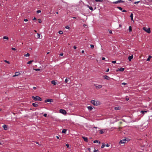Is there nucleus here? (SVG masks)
Returning a JSON list of instances; mask_svg holds the SVG:
<instances>
[{"instance_id":"obj_1","label":"nucleus","mask_w":152,"mask_h":152,"mask_svg":"<svg viewBox=\"0 0 152 152\" xmlns=\"http://www.w3.org/2000/svg\"><path fill=\"white\" fill-rule=\"evenodd\" d=\"M32 98L34 100L36 101H41L42 100V99L39 96H32Z\"/></svg>"},{"instance_id":"obj_2","label":"nucleus","mask_w":152,"mask_h":152,"mask_svg":"<svg viewBox=\"0 0 152 152\" xmlns=\"http://www.w3.org/2000/svg\"><path fill=\"white\" fill-rule=\"evenodd\" d=\"M91 103L94 105L97 106L99 104V102H98L95 101L94 100H91Z\"/></svg>"},{"instance_id":"obj_3","label":"nucleus","mask_w":152,"mask_h":152,"mask_svg":"<svg viewBox=\"0 0 152 152\" xmlns=\"http://www.w3.org/2000/svg\"><path fill=\"white\" fill-rule=\"evenodd\" d=\"M143 29L148 33H151L150 28H147L146 27H144L143 28Z\"/></svg>"},{"instance_id":"obj_4","label":"nucleus","mask_w":152,"mask_h":152,"mask_svg":"<svg viewBox=\"0 0 152 152\" xmlns=\"http://www.w3.org/2000/svg\"><path fill=\"white\" fill-rule=\"evenodd\" d=\"M60 113H61L64 115L66 114V111L64 109H61L60 110Z\"/></svg>"},{"instance_id":"obj_5","label":"nucleus","mask_w":152,"mask_h":152,"mask_svg":"<svg viewBox=\"0 0 152 152\" xmlns=\"http://www.w3.org/2000/svg\"><path fill=\"white\" fill-rule=\"evenodd\" d=\"M94 86H95V88L97 89H99L102 87V86L101 85H97L96 84H94Z\"/></svg>"},{"instance_id":"obj_6","label":"nucleus","mask_w":152,"mask_h":152,"mask_svg":"<svg viewBox=\"0 0 152 152\" xmlns=\"http://www.w3.org/2000/svg\"><path fill=\"white\" fill-rule=\"evenodd\" d=\"M126 141V139H123L122 140L120 141L119 142V144H121L122 143H125Z\"/></svg>"},{"instance_id":"obj_7","label":"nucleus","mask_w":152,"mask_h":152,"mask_svg":"<svg viewBox=\"0 0 152 152\" xmlns=\"http://www.w3.org/2000/svg\"><path fill=\"white\" fill-rule=\"evenodd\" d=\"M121 2H124V1H122L121 0H118V1H114L113 2V4H118V3H119Z\"/></svg>"},{"instance_id":"obj_8","label":"nucleus","mask_w":152,"mask_h":152,"mask_svg":"<svg viewBox=\"0 0 152 152\" xmlns=\"http://www.w3.org/2000/svg\"><path fill=\"white\" fill-rule=\"evenodd\" d=\"M20 73L18 72H16L15 73V75H13V77H15V76H18L20 75Z\"/></svg>"},{"instance_id":"obj_9","label":"nucleus","mask_w":152,"mask_h":152,"mask_svg":"<svg viewBox=\"0 0 152 152\" xmlns=\"http://www.w3.org/2000/svg\"><path fill=\"white\" fill-rule=\"evenodd\" d=\"M53 101V100L52 99H47V100H45V102H51Z\"/></svg>"},{"instance_id":"obj_10","label":"nucleus","mask_w":152,"mask_h":152,"mask_svg":"<svg viewBox=\"0 0 152 152\" xmlns=\"http://www.w3.org/2000/svg\"><path fill=\"white\" fill-rule=\"evenodd\" d=\"M104 79L107 80H109L110 79V77L107 75L104 76Z\"/></svg>"},{"instance_id":"obj_11","label":"nucleus","mask_w":152,"mask_h":152,"mask_svg":"<svg viewBox=\"0 0 152 152\" xmlns=\"http://www.w3.org/2000/svg\"><path fill=\"white\" fill-rule=\"evenodd\" d=\"M82 137L84 141L87 142H88V139L87 137Z\"/></svg>"},{"instance_id":"obj_12","label":"nucleus","mask_w":152,"mask_h":152,"mask_svg":"<svg viewBox=\"0 0 152 152\" xmlns=\"http://www.w3.org/2000/svg\"><path fill=\"white\" fill-rule=\"evenodd\" d=\"M133 58V56L132 55L131 56H130L128 57V59L129 61H131L132 59Z\"/></svg>"},{"instance_id":"obj_13","label":"nucleus","mask_w":152,"mask_h":152,"mask_svg":"<svg viewBox=\"0 0 152 152\" xmlns=\"http://www.w3.org/2000/svg\"><path fill=\"white\" fill-rule=\"evenodd\" d=\"M3 127L4 130H7V126L6 125H4L3 126Z\"/></svg>"},{"instance_id":"obj_14","label":"nucleus","mask_w":152,"mask_h":152,"mask_svg":"<svg viewBox=\"0 0 152 152\" xmlns=\"http://www.w3.org/2000/svg\"><path fill=\"white\" fill-rule=\"evenodd\" d=\"M32 105L34 107H37L38 106V105L37 104H36L34 103H33Z\"/></svg>"},{"instance_id":"obj_15","label":"nucleus","mask_w":152,"mask_h":152,"mask_svg":"<svg viewBox=\"0 0 152 152\" xmlns=\"http://www.w3.org/2000/svg\"><path fill=\"white\" fill-rule=\"evenodd\" d=\"M52 84H53L54 85H55L56 84V83L55 80H52L51 81Z\"/></svg>"},{"instance_id":"obj_16","label":"nucleus","mask_w":152,"mask_h":152,"mask_svg":"<svg viewBox=\"0 0 152 152\" xmlns=\"http://www.w3.org/2000/svg\"><path fill=\"white\" fill-rule=\"evenodd\" d=\"M104 132V129H102L100 130V133L101 134H103Z\"/></svg>"},{"instance_id":"obj_17","label":"nucleus","mask_w":152,"mask_h":152,"mask_svg":"<svg viewBox=\"0 0 152 152\" xmlns=\"http://www.w3.org/2000/svg\"><path fill=\"white\" fill-rule=\"evenodd\" d=\"M152 58V56H149L148 58H147V61H150V59Z\"/></svg>"},{"instance_id":"obj_18","label":"nucleus","mask_w":152,"mask_h":152,"mask_svg":"<svg viewBox=\"0 0 152 152\" xmlns=\"http://www.w3.org/2000/svg\"><path fill=\"white\" fill-rule=\"evenodd\" d=\"M87 108L89 110H91L93 109L91 106H88L87 107Z\"/></svg>"},{"instance_id":"obj_19","label":"nucleus","mask_w":152,"mask_h":152,"mask_svg":"<svg viewBox=\"0 0 152 152\" xmlns=\"http://www.w3.org/2000/svg\"><path fill=\"white\" fill-rule=\"evenodd\" d=\"M148 111H145V110H142L140 112L141 113L144 114L145 113H147Z\"/></svg>"},{"instance_id":"obj_20","label":"nucleus","mask_w":152,"mask_h":152,"mask_svg":"<svg viewBox=\"0 0 152 152\" xmlns=\"http://www.w3.org/2000/svg\"><path fill=\"white\" fill-rule=\"evenodd\" d=\"M133 15L132 13H131L130 15V17L131 18V20H133Z\"/></svg>"},{"instance_id":"obj_21","label":"nucleus","mask_w":152,"mask_h":152,"mask_svg":"<svg viewBox=\"0 0 152 152\" xmlns=\"http://www.w3.org/2000/svg\"><path fill=\"white\" fill-rule=\"evenodd\" d=\"M124 68H120L119 69V70L121 72L124 71Z\"/></svg>"},{"instance_id":"obj_22","label":"nucleus","mask_w":152,"mask_h":152,"mask_svg":"<svg viewBox=\"0 0 152 152\" xmlns=\"http://www.w3.org/2000/svg\"><path fill=\"white\" fill-rule=\"evenodd\" d=\"M34 61L33 60H31L30 61H28L27 62V64H30L31 63Z\"/></svg>"},{"instance_id":"obj_23","label":"nucleus","mask_w":152,"mask_h":152,"mask_svg":"<svg viewBox=\"0 0 152 152\" xmlns=\"http://www.w3.org/2000/svg\"><path fill=\"white\" fill-rule=\"evenodd\" d=\"M66 130L64 129H63L62 131V133H66Z\"/></svg>"},{"instance_id":"obj_24","label":"nucleus","mask_w":152,"mask_h":152,"mask_svg":"<svg viewBox=\"0 0 152 152\" xmlns=\"http://www.w3.org/2000/svg\"><path fill=\"white\" fill-rule=\"evenodd\" d=\"M114 109L115 110H117L120 109V108L119 107H115L114 108Z\"/></svg>"},{"instance_id":"obj_25","label":"nucleus","mask_w":152,"mask_h":152,"mask_svg":"<svg viewBox=\"0 0 152 152\" xmlns=\"http://www.w3.org/2000/svg\"><path fill=\"white\" fill-rule=\"evenodd\" d=\"M3 39H6L8 40L9 39L8 37H7V36H4L3 37Z\"/></svg>"},{"instance_id":"obj_26","label":"nucleus","mask_w":152,"mask_h":152,"mask_svg":"<svg viewBox=\"0 0 152 152\" xmlns=\"http://www.w3.org/2000/svg\"><path fill=\"white\" fill-rule=\"evenodd\" d=\"M88 8L91 10L92 11L93 10V9L92 7H90L88 5Z\"/></svg>"},{"instance_id":"obj_27","label":"nucleus","mask_w":152,"mask_h":152,"mask_svg":"<svg viewBox=\"0 0 152 152\" xmlns=\"http://www.w3.org/2000/svg\"><path fill=\"white\" fill-rule=\"evenodd\" d=\"M29 56H30V54L28 53H27L26 54L24 55L25 56H26V57Z\"/></svg>"},{"instance_id":"obj_28","label":"nucleus","mask_w":152,"mask_h":152,"mask_svg":"<svg viewBox=\"0 0 152 152\" xmlns=\"http://www.w3.org/2000/svg\"><path fill=\"white\" fill-rule=\"evenodd\" d=\"M117 8H118V9H119V10H121V11H122V10L123 9H122V8H121V7H117Z\"/></svg>"},{"instance_id":"obj_29","label":"nucleus","mask_w":152,"mask_h":152,"mask_svg":"<svg viewBox=\"0 0 152 152\" xmlns=\"http://www.w3.org/2000/svg\"><path fill=\"white\" fill-rule=\"evenodd\" d=\"M129 31L130 32L132 31V28L131 26H129Z\"/></svg>"},{"instance_id":"obj_30","label":"nucleus","mask_w":152,"mask_h":152,"mask_svg":"<svg viewBox=\"0 0 152 152\" xmlns=\"http://www.w3.org/2000/svg\"><path fill=\"white\" fill-rule=\"evenodd\" d=\"M58 33L61 34H63V32L62 31H59L58 32Z\"/></svg>"},{"instance_id":"obj_31","label":"nucleus","mask_w":152,"mask_h":152,"mask_svg":"<svg viewBox=\"0 0 152 152\" xmlns=\"http://www.w3.org/2000/svg\"><path fill=\"white\" fill-rule=\"evenodd\" d=\"M90 46H91V49L94 48V46L93 45H91Z\"/></svg>"},{"instance_id":"obj_32","label":"nucleus","mask_w":152,"mask_h":152,"mask_svg":"<svg viewBox=\"0 0 152 152\" xmlns=\"http://www.w3.org/2000/svg\"><path fill=\"white\" fill-rule=\"evenodd\" d=\"M96 2H102L103 0H95Z\"/></svg>"},{"instance_id":"obj_33","label":"nucleus","mask_w":152,"mask_h":152,"mask_svg":"<svg viewBox=\"0 0 152 152\" xmlns=\"http://www.w3.org/2000/svg\"><path fill=\"white\" fill-rule=\"evenodd\" d=\"M68 81H69V80H68L67 78L65 80V82L66 83H67L68 82Z\"/></svg>"},{"instance_id":"obj_34","label":"nucleus","mask_w":152,"mask_h":152,"mask_svg":"<svg viewBox=\"0 0 152 152\" xmlns=\"http://www.w3.org/2000/svg\"><path fill=\"white\" fill-rule=\"evenodd\" d=\"M4 61L5 62L7 63L8 64H10V62H9V61H7L6 60H4Z\"/></svg>"},{"instance_id":"obj_35","label":"nucleus","mask_w":152,"mask_h":152,"mask_svg":"<svg viewBox=\"0 0 152 152\" xmlns=\"http://www.w3.org/2000/svg\"><path fill=\"white\" fill-rule=\"evenodd\" d=\"M66 146L67 147V148H69V144H66Z\"/></svg>"},{"instance_id":"obj_36","label":"nucleus","mask_w":152,"mask_h":152,"mask_svg":"<svg viewBox=\"0 0 152 152\" xmlns=\"http://www.w3.org/2000/svg\"><path fill=\"white\" fill-rule=\"evenodd\" d=\"M140 1H136L134 2V3L135 4H137L138 3H139L140 2Z\"/></svg>"},{"instance_id":"obj_37","label":"nucleus","mask_w":152,"mask_h":152,"mask_svg":"<svg viewBox=\"0 0 152 152\" xmlns=\"http://www.w3.org/2000/svg\"><path fill=\"white\" fill-rule=\"evenodd\" d=\"M98 140H95L94 141V143H98Z\"/></svg>"},{"instance_id":"obj_38","label":"nucleus","mask_w":152,"mask_h":152,"mask_svg":"<svg viewBox=\"0 0 152 152\" xmlns=\"http://www.w3.org/2000/svg\"><path fill=\"white\" fill-rule=\"evenodd\" d=\"M38 21L39 23H41V22H42L41 20L40 19H38Z\"/></svg>"},{"instance_id":"obj_39","label":"nucleus","mask_w":152,"mask_h":152,"mask_svg":"<svg viewBox=\"0 0 152 152\" xmlns=\"http://www.w3.org/2000/svg\"><path fill=\"white\" fill-rule=\"evenodd\" d=\"M65 28H66V29H70V28L68 26H66L65 27Z\"/></svg>"},{"instance_id":"obj_40","label":"nucleus","mask_w":152,"mask_h":152,"mask_svg":"<svg viewBox=\"0 0 152 152\" xmlns=\"http://www.w3.org/2000/svg\"><path fill=\"white\" fill-rule=\"evenodd\" d=\"M41 12V11L40 10H38L37 11V13H39Z\"/></svg>"},{"instance_id":"obj_41","label":"nucleus","mask_w":152,"mask_h":152,"mask_svg":"<svg viewBox=\"0 0 152 152\" xmlns=\"http://www.w3.org/2000/svg\"><path fill=\"white\" fill-rule=\"evenodd\" d=\"M105 146V145L104 144H102V146H101V148H103Z\"/></svg>"},{"instance_id":"obj_42","label":"nucleus","mask_w":152,"mask_h":152,"mask_svg":"<svg viewBox=\"0 0 152 152\" xmlns=\"http://www.w3.org/2000/svg\"><path fill=\"white\" fill-rule=\"evenodd\" d=\"M121 84L123 86H125L126 84V83H121Z\"/></svg>"},{"instance_id":"obj_43","label":"nucleus","mask_w":152,"mask_h":152,"mask_svg":"<svg viewBox=\"0 0 152 152\" xmlns=\"http://www.w3.org/2000/svg\"><path fill=\"white\" fill-rule=\"evenodd\" d=\"M108 31H109V32L110 34H112V31L109 30Z\"/></svg>"},{"instance_id":"obj_44","label":"nucleus","mask_w":152,"mask_h":152,"mask_svg":"<svg viewBox=\"0 0 152 152\" xmlns=\"http://www.w3.org/2000/svg\"><path fill=\"white\" fill-rule=\"evenodd\" d=\"M37 35V38H39L40 37V34L39 33H38Z\"/></svg>"},{"instance_id":"obj_45","label":"nucleus","mask_w":152,"mask_h":152,"mask_svg":"<svg viewBox=\"0 0 152 152\" xmlns=\"http://www.w3.org/2000/svg\"><path fill=\"white\" fill-rule=\"evenodd\" d=\"M12 49L13 50H16V49H15V48H12Z\"/></svg>"},{"instance_id":"obj_46","label":"nucleus","mask_w":152,"mask_h":152,"mask_svg":"<svg viewBox=\"0 0 152 152\" xmlns=\"http://www.w3.org/2000/svg\"><path fill=\"white\" fill-rule=\"evenodd\" d=\"M112 63L114 64L115 63H116V61H112Z\"/></svg>"},{"instance_id":"obj_47","label":"nucleus","mask_w":152,"mask_h":152,"mask_svg":"<svg viewBox=\"0 0 152 152\" xmlns=\"http://www.w3.org/2000/svg\"><path fill=\"white\" fill-rule=\"evenodd\" d=\"M94 152H98V150H95V149L94 151Z\"/></svg>"},{"instance_id":"obj_48","label":"nucleus","mask_w":152,"mask_h":152,"mask_svg":"<svg viewBox=\"0 0 152 152\" xmlns=\"http://www.w3.org/2000/svg\"><path fill=\"white\" fill-rule=\"evenodd\" d=\"M44 116H45V117H46L47 116V114H46V113H45L44 115H43Z\"/></svg>"},{"instance_id":"obj_49","label":"nucleus","mask_w":152,"mask_h":152,"mask_svg":"<svg viewBox=\"0 0 152 152\" xmlns=\"http://www.w3.org/2000/svg\"><path fill=\"white\" fill-rule=\"evenodd\" d=\"M24 21L25 22H27L28 21V20L27 19H24Z\"/></svg>"},{"instance_id":"obj_50","label":"nucleus","mask_w":152,"mask_h":152,"mask_svg":"<svg viewBox=\"0 0 152 152\" xmlns=\"http://www.w3.org/2000/svg\"><path fill=\"white\" fill-rule=\"evenodd\" d=\"M73 48L75 49H76L77 48V47L75 46H74V47H73Z\"/></svg>"},{"instance_id":"obj_51","label":"nucleus","mask_w":152,"mask_h":152,"mask_svg":"<svg viewBox=\"0 0 152 152\" xmlns=\"http://www.w3.org/2000/svg\"><path fill=\"white\" fill-rule=\"evenodd\" d=\"M109 69H107V70H106V72H109Z\"/></svg>"},{"instance_id":"obj_52","label":"nucleus","mask_w":152,"mask_h":152,"mask_svg":"<svg viewBox=\"0 0 152 152\" xmlns=\"http://www.w3.org/2000/svg\"><path fill=\"white\" fill-rule=\"evenodd\" d=\"M33 20H37V19L36 18H35V17H34L33 19Z\"/></svg>"},{"instance_id":"obj_53","label":"nucleus","mask_w":152,"mask_h":152,"mask_svg":"<svg viewBox=\"0 0 152 152\" xmlns=\"http://www.w3.org/2000/svg\"><path fill=\"white\" fill-rule=\"evenodd\" d=\"M105 59V58H104V57H102V60H104Z\"/></svg>"},{"instance_id":"obj_54","label":"nucleus","mask_w":152,"mask_h":152,"mask_svg":"<svg viewBox=\"0 0 152 152\" xmlns=\"http://www.w3.org/2000/svg\"><path fill=\"white\" fill-rule=\"evenodd\" d=\"M126 101H128V100H129V98H128L126 97Z\"/></svg>"},{"instance_id":"obj_55","label":"nucleus","mask_w":152,"mask_h":152,"mask_svg":"<svg viewBox=\"0 0 152 152\" xmlns=\"http://www.w3.org/2000/svg\"><path fill=\"white\" fill-rule=\"evenodd\" d=\"M122 11L123 12H126V10H122Z\"/></svg>"},{"instance_id":"obj_56","label":"nucleus","mask_w":152,"mask_h":152,"mask_svg":"<svg viewBox=\"0 0 152 152\" xmlns=\"http://www.w3.org/2000/svg\"><path fill=\"white\" fill-rule=\"evenodd\" d=\"M63 55V53H61L60 54V55L61 56H62Z\"/></svg>"},{"instance_id":"obj_57","label":"nucleus","mask_w":152,"mask_h":152,"mask_svg":"<svg viewBox=\"0 0 152 152\" xmlns=\"http://www.w3.org/2000/svg\"><path fill=\"white\" fill-rule=\"evenodd\" d=\"M106 146L107 147H109V145L108 144H107L106 145Z\"/></svg>"},{"instance_id":"obj_58","label":"nucleus","mask_w":152,"mask_h":152,"mask_svg":"<svg viewBox=\"0 0 152 152\" xmlns=\"http://www.w3.org/2000/svg\"><path fill=\"white\" fill-rule=\"evenodd\" d=\"M33 88L34 89H36V87H33Z\"/></svg>"},{"instance_id":"obj_59","label":"nucleus","mask_w":152,"mask_h":152,"mask_svg":"<svg viewBox=\"0 0 152 152\" xmlns=\"http://www.w3.org/2000/svg\"><path fill=\"white\" fill-rule=\"evenodd\" d=\"M56 137V138H57V139H59V137H58V136H57Z\"/></svg>"},{"instance_id":"obj_60","label":"nucleus","mask_w":152,"mask_h":152,"mask_svg":"<svg viewBox=\"0 0 152 152\" xmlns=\"http://www.w3.org/2000/svg\"><path fill=\"white\" fill-rule=\"evenodd\" d=\"M84 51L83 50L82 51V53H84Z\"/></svg>"},{"instance_id":"obj_61","label":"nucleus","mask_w":152,"mask_h":152,"mask_svg":"<svg viewBox=\"0 0 152 152\" xmlns=\"http://www.w3.org/2000/svg\"><path fill=\"white\" fill-rule=\"evenodd\" d=\"M49 52H47V54H49Z\"/></svg>"},{"instance_id":"obj_62","label":"nucleus","mask_w":152,"mask_h":152,"mask_svg":"<svg viewBox=\"0 0 152 152\" xmlns=\"http://www.w3.org/2000/svg\"><path fill=\"white\" fill-rule=\"evenodd\" d=\"M34 32H36V33L37 32V31H36V30H34Z\"/></svg>"},{"instance_id":"obj_63","label":"nucleus","mask_w":152,"mask_h":152,"mask_svg":"<svg viewBox=\"0 0 152 152\" xmlns=\"http://www.w3.org/2000/svg\"><path fill=\"white\" fill-rule=\"evenodd\" d=\"M73 18H76V17H73Z\"/></svg>"},{"instance_id":"obj_64","label":"nucleus","mask_w":152,"mask_h":152,"mask_svg":"<svg viewBox=\"0 0 152 152\" xmlns=\"http://www.w3.org/2000/svg\"><path fill=\"white\" fill-rule=\"evenodd\" d=\"M56 13L58 14V12H56Z\"/></svg>"}]
</instances>
